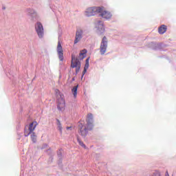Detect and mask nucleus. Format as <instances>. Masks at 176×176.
<instances>
[{"label":"nucleus","mask_w":176,"mask_h":176,"mask_svg":"<svg viewBox=\"0 0 176 176\" xmlns=\"http://www.w3.org/2000/svg\"><path fill=\"white\" fill-rule=\"evenodd\" d=\"M86 122L87 124L80 123L78 125V133L80 134V135H82V137H86L89 133V130H93L94 127L93 114H87Z\"/></svg>","instance_id":"obj_1"},{"label":"nucleus","mask_w":176,"mask_h":176,"mask_svg":"<svg viewBox=\"0 0 176 176\" xmlns=\"http://www.w3.org/2000/svg\"><path fill=\"white\" fill-rule=\"evenodd\" d=\"M87 53V50H82L78 56V59L75 58V55H72V63L71 67L76 68V74H78L79 71H80V61L79 60H83L86 57V54Z\"/></svg>","instance_id":"obj_2"},{"label":"nucleus","mask_w":176,"mask_h":176,"mask_svg":"<svg viewBox=\"0 0 176 176\" xmlns=\"http://www.w3.org/2000/svg\"><path fill=\"white\" fill-rule=\"evenodd\" d=\"M102 12V8L101 7H91L89 8L85 11V15L87 17H90L91 16H96L97 13H101Z\"/></svg>","instance_id":"obj_3"},{"label":"nucleus","mask_w":176,"mask_h":176,"mask_svg":"<svg viewBox=\"0 0 176 176\" xmlns=\"http://www.w3.org/2000/svg\"><path fill=\"white\" fill-rule=\"evenodd\" d=\"M36 32H37V35L38 38H43V25L41 22H37L35 25Z\"/></svg>","instance_id":"obj_4"},{"label":"nucleus","mask_w":176,"mask_h":176,"mask_svg":"<svg viewBox=\"0 0 176 176\" xmlns=\"http://www.w3.org/2000/svg\"><path fill=\"white\" fill-rule=\"evenodd\" d=\"M107 47H108V39L106 36H104L100 44V54H105Z\"/></svg>","instance_id":"obj_5"},{"label":"nucleus","mask_w":176,"mask_h":176,"mask_svg":"<svg viewBox=\"0 0 176 176\" xmlns=\"http://www.w3.org/2000/svg\"><path fill=\"white\" fill-rule=\"evenodd\" d=\"M36 126H38V122H36V121H34L30 123L28 128L29 131L27 130H25V132H24L25 137H28L30 134H32V133H34V131L35 130V129H36Z\"/></svg>","instance_id":"obj_6"},{"label":"nucleus","mask_w":176,"mask_h":176,"mask_svg":"<svg viewBox=\"0 0 176 176\" xmlns=\"http://www.w3.org/2000/svg\"><path fill=\"white\" fill-rule=\"evenodd\" d=\"M56 51H57V53H58L59 60L60 61H63V60H64V51L63 50V46L61 45V43L60 41L58 42Z\"/></svg>","instance_id":"obj_7"},{"label":"nucleus","mask_w":176,"mask_h":176,"mask_svg":"<svg viewBox=\"0 0 176 176\" xmlns=\"http://www.w3.org/2000/svg\"><path fill=\"white\" fill-rule=\"evenodd\" d=\"M58 109L59 111H64L65 109V100L63 98H60L58 100Z\"/></svg>","instance_id":"obj_8"},{"label":"nucleus","mask_w":176,"mask_h":176,"mask_svg":"<svg viewBox=\"0 0 176 176\" xmlns=\"http://www.w3.org/2000/svg\"><path fill=\"white\" fill-rule=\"evenodd\" d=\"M101 13L100 16L103 18V19H111V17H112V14H111V12H108V11H105L103 10V8H102V12H99Z\"/></svg>","instance_id":"obj_9"},{"label":"nucleus","mask_w":176,"mask_h":176,"mask_svg":"<svg viewBox=\"0 0 176 176\" xmlns=\"http://www.w3.org/2000/svg\"><path fill=\"white\" fill-rule=\"evenodd\" d=\"M82 34H83V32H82V30H78L76 32L74 43H78V42H79V41L82 39Z\"/></svg>","instance_id":"obj_10"},{"label":"nucleus","mask_w":176,"mask_h":176,"mask_svg":"<svg viewBox=\"0 0 176 176\" xmlns=\"http://www.w3.org/2000/svg\"><path fill=\"white\" fill-rule=\"evenodd\" d=\"M167 31V26L166 25H162L159 28H158V32L161 35H163Z\"/></svg>","instance_id":"obj_11"},{"label":"nucleus","mask_w":176,"mask_h":176,"mask_svg":"<svg viewBox=\"0 0 176 176\" xmlns=\"http://www.w3.org/2000/svg\"><path fill=\"white\" fill-rule=\"evenodd\" d=\"M78 85L74 86L72 89V93L74 95V98H76V96H78Z\"/></svg>","instance_id":"obj_12"},{"label":"nucleus","mask_w":176,"mask_h":176,"mask_svg":"<svg viewBox=\"0 0 176 176\" xmlns=\"http://www.w3.org/2000/svg\"><path fill=\"white\" fill-rule=\"evenodd\" d=\"M57 121V126H58V129L59 130L60 133H63V126H61V122H60V120H56Z\"/></svg>","instance_id":"obj_13"},{"label":"nucleus","mask_w":176,"mask_h":176,"mask_svg":"<svg viewBox=\"0 0 176 176\" xmlns=\"http://www.w3.org/2000/svg\"><path fill=\"white\" fill-rule=\"evenodd\" d=\"M31 140L33 142H36V135H35L34 132L32 133Z\"/></svg>","instance_id":"obj_14"},{"label":"nucleus","mask_w":176,"mask_h":176,"mask_svg":"<svg viewBox=\"0 0 176 176\" xmlns=\"http://www.w3.org/2000/svg\"><path fill=\"white\" fill-rule=\"evenodd\" d=\"M77 141L80 146H82V148H85V149H86V145L84 144L83 142H82L78 137L77 138Z\"/></svg>","instance_id":"obj_15"},{"label":"nucleus","mask_w":176,"mask_h":176,"mask_svg":"<svg viewBox=\"0 0 176 176\" xmlns=\"http://www.w3.org/2000/svg\"><path fill=\"white\" fill-rule=\"evenodd\" d=\"M100 23H101V25L100 26V30L99 31L100 32V34H102L105 31V29L104 28V25H102V22H100Z\"/></svg>","instance_id":"obj_16"},{"label":"nucleus","mask_w":176,"mask_h":176,"mask_svg":"<svg viewBox=\"0 0 176 176\" xmlns=\"http://www.w3.org/2000/svg\"><path fill=\"white\" fill-rule=\"evenodd\" d=\"M151 176H162V174H160V172L156 170Z\"/></svg>","instance_id":"obj_17"},{"label":"nucleus","mask_w":176,"mask_h":176,"mask_svg":"<svg viewBox=\"0 0 176 176\" xmlns=\"http://www.w3.org/2000/svg\"><path fill=\"white\" fill-rule=\"evenodd\" d=\"M89 58H87L85 62V65L84 68H85L86 69H89Z\"/></svg>","instance_id":"obj_18"},{"label":"nucleus","mask_w":176,"mask_h":176,"mask_svg":"<svg viewBox=\"0 0 176 176\" xmlns=\"http://www.w3.org/2000/svg\"><path fill=\"white\" fill-rule=\"evenodd\" d=\"M86 72H87V69H85V68L84 67V70H83V72H82V75H85V74H86Z\"/></svg>","instance_id":"obj_19"},{"label":"nucleus","mask_w":176,"mask_h":176,"mask_svg":"<svg viewBox=\"0 0 176 176\" xmlns=\"http://www.w3.org/2000/svg\"><path fill=\"white\" fill-rule=\"evenodd\" d=\"M66 129H67V130H70V129H72V126H67Z\"/></svg>","instance_id":"obj_20"},{"label":"nucleus","mask_w":176,"mask_h":176,"mask_svg":"<svg viewBox=\"0 0 176 176\" xmlns=\"http://www.w3.org/2000/svg\"><path fill=\"white\" fill-rule=\"evenodd\" d=\"M165 176H169V175H168V171L166 170V174H165Z\"/></svg>","instance_id":"obj_21"}]
</instances>
